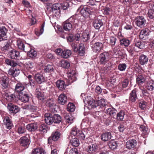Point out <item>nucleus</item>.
<instances>
[{
	"instance_id": "nucleus-1",
	"label": "nucleus",
	"mask_w": 154,
	"mask_h": 154,
	"mask_svg": "<svg viewBox=\"0 0 154 154\" xmlns=\"http://www.w3.org/2000/svg\"><path fill=\"white\" fill-rule=\"evenodd\" d=\"M135 46L140 49H143L144 48V41H142L135 42L134 45H131L129 47L127 50L131 55L133 54L134 51L138 52V51L137 50Z\"/></svg>"
},
{
	"instance_id": "nucleus-2",
	"label": "nucleus",
	"mask_w": 154,
	"mask_h": 154,
	"mask_svg": "<svg viewBox=\"0 0 154 154\" xmlns=\"http://www.w3.org/2000/svg\"><path fill=\"white\" fill-rule=\"evenodd\" d=\"M60 4L59 3H47V8L50 11V13H52L54 15H59L60 12Z\"/></svg>"
},
{
	"instance_id": "nucleus-3",
	"label": "nucleus",
	"mask_w": 154,
	"mask_h": 154,
	"mask_svg": "<svg viewBox=\"0 0 154 154\" xmlns=\"http://www.w3.org/2000/svg\"><path fill=\"white\" fill-rule=\"evenodd\" d=\"M109 58V54L104 52L100 54L98 56L97 63L100 65H104L108 62Z\"/></svg>"
},
{
	"instance_id": "nucleus-4",
	"label": "nucleus",
	"mask_w": 154,
	"mask_h": 154,
	"mask_svg": "<svg viewBox=\"0 0 154 154\" xmlns=\"http://www.w3.org/2000/svg\"><path fill=\"white\" fill-rule=\"evenodd\" d=\"M93 44V41L91 42L90 43V45L92 48V50L93 52L99 53L101 50H103V48L104 43L100 42H96L92 46L91 45Z\"/></svg>"
},
{
	"instance_id": "nucleus-5",
	"label": "nucleus",
	"mask_w": 154,
	"mask_h": 154,
	"mask_svg": "<svg viewBox=\"0 0 154 154\" xmlns=\"http://www.w3.org/2000/svg\"><path fill=\"white\" fill-rule=\"evenodd\" d=\"M136 79L137 82L139 85V89L142 92L143 95L144 96V78L143 75H139L137 77Z\"/></svg>"
},
{
	"instance_id": "nucleus-6",
	"label": "nucleus",
	"mask_w": 154,
	"mask_h": 154,
	"mask_svg": "<svg viewBox=\"0 0 154 154\" xmlns=\"http://www.w3.org/2000/svg\"><path fill=\"white\" fill-rule=\"evenodd\" d=\"M60 133L59 131H56L52 133L50 137L48 139V142L49 143H52V141H57L60 137Z\"/></svg>"
},
{
	"instance_id": "nucleus-7",
	"label": "nucleus",
	"mask_w": 154,
	"mask_h": 154,
	"mask_svg": "<svg viewBox=\"0 0 154 154\" xmlns=\"http://www.w3.org/2000/svg\"><path fill=\"white\" fill-rule=\"evenodd\" d=\"M7 107L10 112L15 114L19 112L20 110V108L11 103H8Z\"/></svg>"
},
{
	"instance_id": "nucleus-8",
	"label": "nucleus",
	"mask_w": 154,
	"mask_h": 154,
	"mask_svg": "<svg viewBox=\"0 0 154 154\" xmlns=\"http://www.w3.org/2000/svg\"><path fill=\"white\" fill-rule=\"evenodd\" d=\"M146 85L145 86L147 89L149 91H152L154 89V83L152 82L150 77L146 76L145 79V84Z\"/></svg>"
},
{
	"instance_id": "nucleus-9",
	"label": "nucleus",
	"mask_w": 154,
	"mask_h": 154,
	"mask_svg": "<svg viewBox=\"0 0 154 154\" xmlns=\"http://www.w3.org/2000/svg\"><path fill=\"white\" fill-rule=\"evenodd\" d=\"M96 103L97 109H99L100 108L103 109H105L107 104L104 99L101 98L100 100H96Z\"/></svg>"
},
{
	"instance_id": "nucleus-10",
	"label": "nucleus",
	"mask_w": 154,
	"mask_h": 154,
	"mask_svg": "<svg viewBox=\"0 0 154 154\" xmlns=\"http://www.w3.org/2000/svg\"><path fill=\"white\" fill-rule=\"evenodd\" d=\"M20 144L22 146L27 147L30 143V139L29 135L26 136L21 137L20 139Z\"/></svg>"
},
{
	"instance_id": "nucleus-11",
	"label": "nucleus",
	"mask_w": 154,
	"mask_h": 154,
	"mask_svg": "<svg viewBox=\"0 0 154 154\" xmlns=\"http://www.w3.org/2000/svg\"><path fill=\"white\" fill-rule=\"evenodd\" d=\"M3 119L4 124L6 128L11 129L13 127V124L11 119L7 116L4 117Z\"/></svg>"
},
{
	"instance_id": "nucleus-12",
	"label": "nucleus",
	"mask_w": 154,
	"mask_h": 154,
	"mask_svg": "<svg viewBox=\"0 0 154 154\" xmlns=\"http://www.w3.org/2000/svg\"><path fill=\"white\" fill-rule=\"evenodd\" d=\"M8 74L9 75L13 77L17 76L20 72L19 69L15 67L10 68L8 71Z\"/></svg>"
},
{
	"instance_id": "nucleus-13",
	"label": "nucleus",
	"mask_w": 154,
	"mask_h": 154,
	"mask_svg": "<svg viewBox=\"0 0 154 154\" xmlns=\"http://www.w3.org/2000/svg\"><path fill=\"white\" fill-rule=\"evenodd\" d=\"M90 38V34L87 30H85L81 34V41L88 43Z\"/></svg>"
},
{
	"instance_id": "nucleus-14",
	"label": "nucleus",
	"mask_w": 154,
	"mask_h": 154,
	"mask_svg": "<svg viewBox=\"0 0 154 154\" xmlns=\"http://www.w3.org/2000/svg\"><path fill=\"white\" fill-rule=\"evenodd\" d=\"M8 30L5 26H2L0 28V41L7 39L6 33Z\"/></svg>"
},
{
	"instance_id": "nucleus-15",
	"label": "nucleus",
	"mask_w": 154,
	"mask_h": 154,
	"mask_svg": "<svg viewBox=\"0 0 154 154\" xmlns=\"http://www.w3.org/2000/svg\"><path fill=\"white\" fill-rule=\"evenodd\" d=\"M34 78L38 84H41L45 81V78L43 75L38 72L35 74Z\"/></svg>"
},
{
	"instance_id": "nucleus-16",
	"label": "nucleus",
	"mask_w": 154,
	"mask_h": 154,
	"mask_svg": "<svg viewBox=\"0 0 154 154\" xmlns=\"http://www.w3.org/2000/svg\"><path fill=\"white\" fill-rule=\"evenodd\" d=\"M80 12L81 15L85 17H88L92 13L90 8L87 7H84L81 9Z\"/></svg>"
},
{
	"instance_id": "nucleus-17",
	"label": "nucleus",
	"mask_w": 154,
	"mask_h": 154,
	"mask_svg": "<svg viewBox=\"0 0 154 154\" xmlns=\"http://www.w3.org/2000/svg\"><path fill=\"white\" fill-rule=\"evenodd\" d=\"M53 115L50 113H47L45 114V121L47 124L51 125L53 123Z\"/></svg>"
},
{
	"instance_id": "nucleus-18",
	"label": "nucleus",
	"mask_w": 154,
	"mask_h": 154,
	"mask_svg": "<svg viewBox=\"0 0 154 154\" xmlns=\"http://www.w3.org/2000/svg\"><path fill=\"white\" fill-rule=\"evenodd\" d=\"M93 26L96 29H99L103 25L101 20L98 18H96L93 21Z\"/></svg>"
},
{
	"instance_id": "nucleus-19",
	"label": "nucleus",
	"mask_w": 154,
	"mask_h": 154,
	"mask_svg": "<svg viewBox=\"0 0 154 154\" xmlns=\"http://www.w3.org/2000/svg\"><path fill=\"white\" fill-rule=\"evenodd\" d=\"M9 79L6 76H4L1 78V81L2 87L3 89L7 88L9 86Z\"/></svg>"
},
{
	"instance_id": "nucleus-20",
	"label": "nucleus",
	"mask_w": 154,
	"mask_h": 154,
	"mask_svg": "<svg viewBox=\"0 0 154 154\" xmlns=\"http://www.w3.org/2000/svg\"><path fill=\"white\" fill-rule=\"evenodd\" d=\"M117 112V110L112 107L107 108L106 111V113L113 119L115 118Z\"/></svg>"
},
{
	"instance_id": "nucleus-21",
	"label": "nucleus",
	"mask_w": 154,
	"mask_h": 154,
	"mask_svg": "<svg viewBox=\"0 0 154 154\" xmlns=\"http://www.w3.org/2000/svg\"><path fill=\"white\" fill-rule=\"evenodd\" d=\"M136 24L139 27L142 28L144 26V19L143 17L137 16L135 19Z\"/></svg>"
},
{
	"instance_id": "nucleus-22",
	"label": "nucleus",
	"mask_w": 154,
	"mask_h": 154,
	"mask_svg": "<svg viewBox=\"0 0 154 154\" xmlns=\"http://www.w3.org/2000/svg\"><path fill=\"white\" fill-rule=\"evenodd\" d=\"M97 149V146L95 144H92L88 146L86 151L88 154H95Z\"/></svg>"
},
{
	"instance_id": "nucleus-23",
	"label": "nucleus",
	"mask_w": 154,
	"mask_h": 154,
	"mask_svg": "<svg viewBox=\"0 0 154 154\" xmlns=\"http://www.w3.org/2000/svg\"><path fill=\"white\" fill-rule=\"evenodd\" d=\"M67 97L66 95L62 94L59 95L58 98V103L64 105L67 102Z\"/></svg>"
},
{
	"instance_id": "nucleus-24",
	"label": "nucleus",
	"mask_w": 154,
	"mask_h": 154,
	"mask_svg": "<svg viewBox=\"0 0 154 154\" xmlns=\"http://www.w3.org/2000/svg\"><path fill=\"white\" fill-rule=\"evenodd\" d=\"M137 144V141L135 140H131L126 143V146L128 149L134 148L136 146Z\"/></svg>"
},
{
	"instance_id": "nucleus-25",
	"label": "nucleus",
	"mask_w": 154,
	"mask_h": 154,
	"mask_svg": "<svg viewBox=\"0 0 154 154\" xmlns=\"http://www.w3.org/2000/svg\"><path fill=\"white\" fill-rule=\"evenodd\" d=\"M136 90L134 89L132 90L129 94V100L132 102H135L137 99Z\"/></svg>"
},
{
	"instance_id": "nucleus-26",
	"label": "nucleus",
	"mask_w": 154,
	"mask_h": 154,
	"mask_svg": "<svg viewBox=\"0 0 154 154\" xmlns=\"http://www.w3.org/2000/svg\"><path fill=\"white\" fill-rule=\"evenodd\" d=\"M56 86L58 89L61 91L64 90L66 87L65 82L62 80H58L56 83Z\"/></svg>"
},
{
	"instance_id": "nucleus-27",
	"label": "nucleus",
	"mask_w": 154,
	"mask_h": 154,
	"mask_svg": "<svg viewBox=\"0 0 154 154\" xmlns=\"http://www.w3.org/2000/svg\"><path fill=\"white\" fill-rule=\"evenodd\" d=\"M67 76L69 80L70 81L71 80V82H72L76 80V78L75 76V73L74 71L71 70H69L67 72Z\"/></svg>"
},
{
	"instance_id": "nucleus-28",
	"label": "nucleus",
	"mask_w": 154,
	"mask_h": 154,
	"mask_svg": "<svg viewBox=\"0 0 154 154\" xmlns=\"http://www.w3.org/2000/svg\"><path fill=\"white\" fill-rule=\"evenodd\" d=\"M64 118L65 122L69 125L71 124L73 122L74 118L70 113L65 114Z\"/></svg>"
},
{
	"instance_id": "nucleus-29",
	"label": "nucleus",
	"mask_w": 154,
	"mask_h": 154,
	"mask_svg": "<svg viewBox=\"0 0 154 154\" xmlns=\"http://www.w3.org/2000/svg\"><path fill=\"white\" fill-rule=\"evenodd\" d=\"M17 45L18 48L21 51L25 52H27L26 48H25V45L24 42L21 39H19L17 41Z\"/></svg>"
},
{
	"instance_id": "nucleus-30",
	"label": "nucleus",
	"mask_w": 154,
	"mask_h": 154,
	"mask_svg": "<svg viewBox=\"0 0 154 154\" xmlns=\"http://www.w3.org/2000/svg\"><path fill=\"white\" fill-rule=\"evenodd\" d=\"M9 54L11 59H17L20 57L19 52L16 50H11Z\"/></svg>"
},
{
	"instance_id": "nucleus-31",
	"label": "nucleus",
	"mask_w": 154,
	"mask_h": 154,
	"mask_svg": "<svg viewBox=\"0 0 154 154\" xmlns=\"http://www.w3.org/2000/svg\"><path fill=\"white\" fill-rule=\"evenodd\" d=\"M77 51H78L80 56H83L85 52V48L84 44L82 43L79 44L78 48H77Z\"/></svg>"
},
{
	"instance_id": "nucleus-32",
	"label": "nucleus",
	"mask_w": 154,
	"mask_h": 154,
	"mask_svg": "<svg viewBox=\"0 0 154 154\" xmlns=\"http://www.w3.org/2000/svg\"><path fill=\"white\" fill-rule=\"evenodd\" d=\"M72 54L71 51L69 50L66 49L62 51L61 53V56L62 57L67 59L69 58Z\"/></svg>"
},
{
	"instance_id": "nucleus-33",
	"label": "nucleus",
	"mask_w": 154,
	"mask_h": 154,
	"mask_svg": "<svg viewBox=\"0 0 154 154\" xmlns=\"http://www.w3.org/2000/svg\"><path fill=\"white\" fill-rule=\"evenodd\" d=\"M26 89L24 84L21 83H17L15 87V91L19 94Z\"/></svg>"
},
{
	"instance_id": "nucleus-34",
	"label": "nucleus",
	"mask_w": 154,
	"mask_h": 154,
	"mask_svg": "<svg viewBox=\"0 0 154 154\" xmlns=\"http://www.w3.org/2000/svg\"><path fill=\"white\" fill-rule=\"evenodd\" d=\"M4 98L8 102H11L16 100V97L14 94L5 93Z\"/></svg>"
},
{
	"instance_id": "nucleus-35",
	"label": "nucleus",
	"mask_w": 154,
	"mask_h": 154,
	"mask_svg": "<svg viewBox=\"0 0 154 154\" xmlns=\"http://www.w3.org/2000/svg\"><path fill=\"white\" fill-rule=\"evenodd\" d=\"M111 134L110 132L103 133L100 136L101 139L104 141L108 140L111 138Z\"/></svg>"
},
{
	"instance_id": "nucleus-36",
	"label": "nucleus",
	"mask_w": 154,
	"mask_h": 154,
	"mask_svg": "<svg viewBox=\"0 0 154 154\" xmlns=\"http://www.w3.org/2000/svg\"><path fill=\"white\" fill-rule=\"evenodd\" d=\"M125 115V112L123 110H121L119 112L117 113L116 116L115 118L119 121H122L123 120Z\"/></svg>"
},
{
	"instance_id": "nucleus-37",
	"label": "nucleus",
	"mask_w": 154,
	"mask_h": 154,
	"mask_svg": "<svg viewBox=\"0 0 154 154\" xmlns=\"http://www.w3.org/2000/svg\"><path fill=\"white\" fill-rule=\"evenodd\" d=\"M26 128L29 131H34L37 128V125L35 123L28 124Z\"/></svg>"
},
{
	"instance_id": "nucleus-38",
	"label": "nucleus",
	"mask_w": 154,
	"mask_h": 154,
	"mask_svg": "<svg viewBox=\"0 0 154 154\" xmlns=\"http://www.w3.org/2000/svg\"><path fill=\"white\" fill-rule=\"evenodd\" d=\"M35 66L34 63L31 61L27 62L25 64V68L29 71H31Z\"/></svg>"
},
{
	"instance_id": "nucleus-39",
	"label": "nucleus",
	"mask_w": 154,
	"mask_h": 154,
	"mask_svg": "<svg viewBox=\"0 0 154 154\" xmlns=\"http://www.w3.org/2000/svg\"><path fill=\"white\" fill-rule=\"evenodd\" d=\"M60 66L63 68L67 69L70 66V64L69 62L66 60H61L59 63Z\"/></svg>"
},
{
	"instance_id": "nucleus-40",
	"label": "nucleus",
	"mask_w": 154,
	"mask_h": 154,
	"mask_svg": "<svg viewBox=\"0 0 154 154\" xmlns=\"http://www.w3.org/2000/svg\"><path fill=\"white\" fill-rule=\"evenodd\" d=\"M63 29L66 31H69L72 28V25L66 21L63 23Z\"/></svg>"
},
{
	"instance_id": "nucleus-41",
	"label": "nucleus",
	"mask_w": 154,
	"mask_h": 154,
	"mask_svg": "<svg viewBox=\"0 0 154 154\" xmlns=\"http://www.w3.org/2000/svg\"><path fill=\"white\" fill-rule=\"evenodd\" d=\"M53 123L54 124H59L62 121L61 117L58 114H54L53 115Z\"/></svg>"
},
{
	"instance_id": "nucleus-42",
	"label": "nucleus",
	"mask_w": 154,
	"mask_h": 154,
	"mask_svg": "<svg viewBox=\"0 0 154 154\" xmlns=\"http://www.w3.org/2000/svg\"><path fill=\"white\" fill-rule=\"evenodd\" d=\"M109 146L112 149H114L117 148L118 146V143L116 141L114 140H112L108 143Z\"/></svg>"
},
{
	"instance_id": "nucleus-43",
	"label": "nucleus",
	"mask_w": 154,
	"mask_h": 154,
	"mask_svg": "<svg viewBox=\"0 0 154 154\" xmlns=\"http://www.w3.org/2000/svg\"><path fill=\"white\" fill-rule=\"evenodd\" d=\"M43 69L46 73H51L54 70V66L52 65H48L44 67Z\"/></svg>"
},
{
	"instance_id": "nucleus-44",
	"label": "nucleus",
	"mask_w": 154,
	"mask_h": 154,
	"mask_svg": "<svg viewBox=\"0 0 154 154\" xmlns=\"http://www.w3.org/2000/svg\"><path fill=\"white\" fill-rule=\"evenodd\" d=\"M5 63L7 65L12 67H15L17 65V63L9 59H6L5 60Z\"/></svg>"
},
{
	"instance_id": "nucleus-45",
	"label": "nucleus",
	"mask_w": 154,
	"mask_h": 154,
	"mask_svg": "<svg viewBox=\"0 0 154 154\" xmlns=\"http://www.w3.org/2000/svg\"><path fill=\"white\" fill-rule=\"evenodd\" d=\"M120 43L121 45L128 47L130 44V42L129 40L124 38L120 40Z\"/></svg>"
},
{
	"instance_id": "nucleus-46",
	"label": "nucleus",
	"mask_w": 154,
	"mask_h": 154,
	"mask_svg": "<svg viewBox=\"0 0 154 154\" xmlns=\"http://www.w3.org/2000/svg\"><path fill=\"white\" fill-rule=\"evenodd\" d=\"M70 143L72 146L75 147L78 146L79 144V140L75 137L71 139Z\"/></svg>"
},
{
	"instance_id": "nucleus-47",
	"label": "nucleus",
	"mask_w": 154,
	"mask_h": 154,
	"mask_svg": "<svg viewBox=\"0 0 154 154\" xmlns=\"http://www.w3.org/2000/svg\"><path fill=\"white\" fill-rule=\"evenodd\" d=\"M46 104L47 106L50 108H53L55 106V104L54 101L51 99L48 100L46 102Z\"/></svg>"
},
{
	"instance_id": "nucleus-48",
	"label": "nucleus",
	"mask_w": 154,
	"mask_h": 154,
	"mask_svg": "<svg viewBox=\"0 0 154 154\" xmlns=\"http://www.w3.org/2000/svg\"><path fill=\"white\" fill-rule=\"evenodd\" d=\"M75 109V106L72 103H69L67 106V110L69 112H73Z\"/></svg>"
},
{
	"instance_id": "nucleus-49",
	"label": "nucleus",
	"mask_w": 154,
	"mask_h": 154,
	"mask_svg": "<svg viewBox=\"0 0 154 154\" xmlns=\"http://www.w3.org/2000/svg\"><path fill=\"white\" fill-rule=\"evenodd\" d=\"M29 56L32 58H33L37 56V52L34 49H31L27 53Z\"/></svg>"
},
{
	"instance_id": "nucleus-50",
	"label": "nucleus",
	"mask_w": 154,
	"mask_h": 154,
	"mask_svg": "<svg viewBox=\"0 0 154 154\" xmlns=\"http://www.w3.org/2000/svg\"><path fill=\"white\" fill-rule=\"evenodd\" d=\"M78 130L77 129L75 128H73L70 133V135L68 137V138L69 139L72 138L73 136L77 137L78 134Z\"/></svg>"
},
{
	"instance_id": "nucleus-51",
	"label": "nucleus",
	"mask_w": 154,
	"mask_h": 154,
	"mask_svg": "<svg viewBox=\"0 0 154 154\" xmlns=\"http://www.w3.org/2000/svg\"><path fill=\"white\" fill-rule=\"evenodd\" d=\"M30 97L28 96H19V100L24 103H26L29 101Z\"/></svg>"
},
{
	"instance_id": "nucleus-52",
	"label": "nucleus",
	"mask_w": 154,
	"mask_h": 154,
	"mask_svg": "<svg viewBox=\"0 0 154 154\" xmlns=\"http://www.w3.org/2000/svg\"><path fill=\"white\" fill-rule=\"evenodd\" d=\"M48 129L47 126L45 124H42L39 127V131L42 132L44 133L47 132Z\"/></svg>"
},
{
	"instance_id": "nucleus-53",
	"label": "nucleus",
	"mask_w": 154,
	"mask_h": 154,
	"mask_svg": "<svg viewBox=\"0 0 154 154\" xmlns=\"http://www.w3.org/2000/svg\"><path fill=\"white\" fill-rule=\"evenodd\" d=\"M117 39L116 37L111 36L109 39V45L112 47L114 46L116 43Z\"/></svg>"
},
{
	"instance_id": "nucleus-54",
	"label": "nucleus",
	"mask_w": 154,
	"mask_h": 154,
	"mask_svg": "<svg viewBox=\"0 0 154 154\" xmlns=\"http://www.w3.org/2000/svg\"><path fill=\"white\" fill-rule=\"evenodd\" d=\"M26 129L24 125L20 126L18 128V132L20 134H23L26 131Z\"/></svg>"
},
{
	"instance_id": "nucleus-55",
	"label": "nucleus",
	"mask_w": 154,
	"mask_h": 154,
	"mask_svg": "<svg viewBox=\"0 0 154 154\" xmlns=\"http://www.w3.org/2000/svg\"><path fill=\"white\" fill-rule=\"evenodd\" d=\"M80 140H84L85 138V136L81 131L78 130V134L77 137Z\"/></svg>"
},
{
	"instance_id": "nucleus-56",
	"label": "nucleus",
	"mask_w": 154,
	"mask_h": 154,
	"mask_svg": "<svg viewBox=\"0 0 154 154\" xmlns=\"http://www.w3.org/2000/svg\"><path fill=\"white\" fill-rule=\"evenodd\" d=\"M33 152L34 154H44V151L41 148L35 149Z\"/></svg>"
},
{
	"instance_id": "nucleus-57",
	"label": "nucleus",
	"mask_w": 154,
	"mask_h": 154,
	"mask_svg": "<svg viewBox=\"0 0 154 154\" xmlns=\"http://www.w3.org/2000/svg\"><path fill=\"white\" fill-rule=\"evenodd\" d=\"M127 67V65L125 63L120 64L118 66V69L122 71H125Z\"/></svg>"
},
{
	"instance_id": "nucleus-58",
	"label": "nucleus",
	"mask_w": 154,
	"mask_h": 154,
	"mask_svg": "<svg viewBox=\"0 0 154 154\" xmlns=\"http://www.w3.org/2000/svg\"><path fill=\"white\" fill-rule=\"evenodd\" d=\"M89 106L91 107V108H96V100H91L88 101V102Z\"/></svg>"
},
{
	"instance_id": "nucleus-59",
	"label": "nucleus",
	"mask_w": 154,
	"mask_h": 154,
	"mask_svg": "<svg viewBox=\"0 0 154 154\" xmlns=\"http://www.w3.org/2000/svg\"><path fill=\"white\" fill-rule=\"evenodd\" d=\"M147 16L150 19H153L154 17V10L150 9L149 10Z\"/></svg>"
},
{
	"instance_id": "nucleus-60",
	"label": "nucleus",
	"mask_w": 154,
	"mask_h": 154,
	"mask_svg": "<svg viewBox=\"0 0 154 154\" xmlns=\"http://www.w3.org/2000/svg\"><path fill=\"white\" fill-rule=\"evenodd\" d=\"M20 96H28L30 97L28 91L26 89L25 90L23 91L19 94Z\"/></svg>"
},
{
	"instance_id": "nucleus-61",
	"label": "nucleus",
	"mask_w": 154,
	"mask_h": 154,
	"mask_svg": "<svg viewBox=\"0 0 154 154\" xmlns=\"http://www.w3.org/2000/svg\"><path fill=\"white\" fill-rule=\"evenodd\" d=\"M129 80L128 79H124L122 82V86L123 88H126L129 84Z\"/></svg>"
},
{
	"instance_id": "nucleus-62",
	"label": "nucleus",
	"mask_w": 154,
	"mask_h": 154,
	"mask_svg": "<svg viewBox=\"0 0 154 154\" xmlns=\"http://www.w3.org/2000/svg\"><path fill=\"white\" fill-rule=\"evenodd\" d=\"M75 20V17L73 16H72L66 21L70 23L72 25L74 24Z\"/></svg>"
},
{
	"instance_id": "nucleus-63",
	"label": "nucleus",
	"mask_w": 154,
	"mask_h": 154,
	"mask_svg": "<svg viewBox=\"0 0 154 154\" xmlns=\"http://www.w3.org/2000/svg\"><path fill=\"white\" fill-rule=\"evenodd\" d=\"M102 89L99 86H97L96 87L95 89V92L98 94H100L102 92Z\"/></svg>"
},
{
	"instance_id": "nucleus-64",
	"label": "nucleus",
	"mask_w": 154,
	"mask_h": 154,
	"mask_svg": "<svg viewBox=\"0 0 154 154\" xmlns=\"http://www.w3.org/2000/svg\"><path fill=\"white\" fill-rule=\"evenodd\" d=\"M67 154H78V152L77 149L74 148L70 149L69 153Z\"/></svg>"
}]
</instances>
